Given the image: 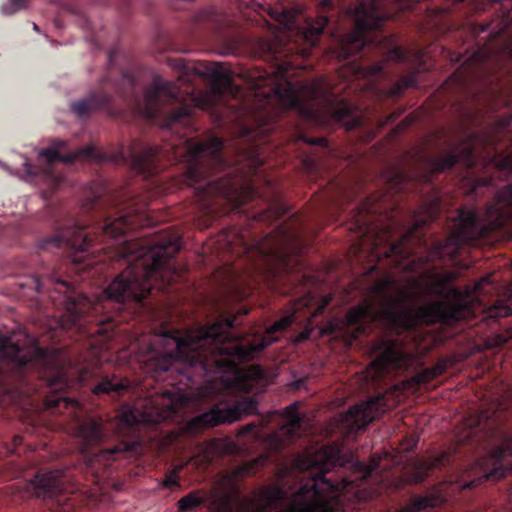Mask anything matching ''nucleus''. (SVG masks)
<instances>
[{"label":"nucleus","instance_id":"obj_9","mask_svg":"<svg viewBox=\"0 0 512 512\" xmlns=\"http://www.w3.org/2000/svg\"><path fill=\"white\" fill-rule=\"evenodd\" d=\"M175 413L174 405H169L166 409L152 407L147 411L124 406L117 415L116 427L117 433L124 439L110 447H101L106 437L102 421L96 419L83 421L78 427V435L88 465L94 469L97 463L107 465L109 461L139 453L142 446L138 436L140 427L157 426Z\"/></svg>","mask_w":512,"mask_h":512},{"label":"nucleus","instance_id":"obj_32","mask_svg":"<svg viewBox=\"0 0 512 512\" xmlns=\"http://www.w3.org/2000/svg\"><path fill=\"white\" fill-rule=\"evenodd\" d=\"M392 181V187L396 190V192H402L405 189V185L408 181V175L405 171L397 170L395 171Z\"/></svg>","mask_w":512,"mask_h":512},{"label":"nucleus","instance_id":"obj_55","mask_svg":"<svg viewBox=\"0 0 512 512\" xmlns=\"http://www.w3.org/2000/svg\"><path fill=\"white\" fill-rule=\"evenodd\" d=\"M101 2H102V3H107V2H108V0H101Z\"/></svg>","mask_w":512,"mask_h":512},{"label":"nucleus","instance_id":"obj_3","mask_svg":"<svg viewBox=\"0 0 512 512\" xmlns=\"http://www.w3.org/2000/svg\"><path fill=\"white\" fill-rule=\"evenodd\" d=\"M66 141L56 139L51 146L39 152L48 166L55 162L72 164L78 159L107 160L130 165L145 178H151L169 164H184V175L189 186H194L204 211V225L210 226L216 220L214 201L220 199L230 202L233 209L242 206L236 186L224 178L210 179L211 173L222 169L226 161L222 156L224 141L212 137L207 141L195 142L186 135L178 136L176 141H167L162 146L152 145L140 139H134L129 146L121 145L113 154L100 151L94 144L81 147L73 152L62 154Z\"/></svg>","mask_w":512,"mask_h":512},{"label":"nucleus","instance_id":"obj_47","mask_svg":"<svg viewBox=\"0 0 512 512\" xmlns=\"http://www.w3.org/2000/svg\"><path fill=\"white\" fill-rule=\"evenodd\" d=\"M303 382H304V380H303V379H300V380L298 381V386H300Z\"/></svg>","mask_w":512,"mask_h":512},{"label":"nucleus","instance_id":"obj_16","mask_svg":"<svg viewBox=\"0 0 512 512\" xmlns=\"http://www.w3.org/2000/svg\"><path fill=\"white\" fill-rule=\"evenodd\" d=\"M476 135L467 137L462 147L455 148L438 156H430L427 158V166L432 174H438L446 170L452 169L457 163H462L469 169L477 165L478 157L474 147Z\"/></svg>","mask_w":512,"mask_h":512},{"label":"nucleus","instance_id":"obj_11","mask_svg":"<svg viewBox=\"0 0 512 512\" xmlns=\"http://www.w3.org/2000/svg\"><path fill=\"white\" fill-rule=\"evenodd\" d=\"M190 33L193 37L211 36L220 47L221 54L236 52L242 38L237 31L235 21L214 6L201 9L190 21Z\"/></svg>","mask_w":512,"mask_h":512},{"label":"nucleus","instance_id":"obj_50","mask_svg":"<svg viewBox=\"0 0 512 512\" xmlns=\"http://www.w3.org/2000/svg\"><path fill=\"white\" fill-rule=\"evenodd\" d=\"M411 121H412V120L407 121V122L405 123V125H404V126L409 125Z\"/></svg>","mask_w":512,"mask_h":512},{"label":"nucleus","instance_id":"obj_1","mask_svg":"<svg viewBox=\"0 0 512 512\" xmlns=\"http://www.w3.org/2000/svg\"><path fill=\"white\" fill-rule=\"evenodd\" d=\"M181 248V236L172 227L151 237L129 240L119 245L110 256L113 264L125 265L92 300L72 285L56 279L52 288L36 281L39 293L45 290L57 310L54 315L64 330H74L82 336L108 335L120 323V312L130 305L145 307L153 290L170 293L173 286L185 280L186 269L177 264L175 255Z\"/></svg>","mask_w":512,"mask_h":512},{"label":"nucleus","instance_id":"obj_43","mask_svg":"<svg viewBox=\"0 0 512 512\" xmlns=\"http://www.w3.org/2000/svg\"><path fill=\"white\" fill-rule=\"evenodd\" d=\"M223 238L227 241V247H228L229 249H233V244H234L233 240H230V239L228 238V236H223Z\"/></svg>","mask_w":512,"mask_h":512},{"label":"nucleus","instance_id":"obj_45","mask_svg":"<svg viewBox=\"0 0 512 512\" xmlns=\"http://www.w3.org/2000/svg\"><path fill=\"white\" fill-rule=\"evenodd\" d=\"M14 442H15V444L20 443V442H21V438H20L19 436H16V437L14 438Z\"/></svg>","mask_w":512,"mask_h":512},{"label":"nucleus","instance_id":"obj_30","mask_svg":"<svg viewBox=\"0 0 512 512\" xmlns=\"http://www.w3.org/2000/svg\"><path fill=\"white\" fill-rule=\"evenodd\" d=\"M265 461V458L260 457L250 463H246L242 467H240L239 474L243 476H251L257 472L260 466L264 465Z\"/></svg>","mask_w":512,"mask_h":512},{"label":"nucleus","instance_id":"obj_54","mask_svg":"<svg viewBox=\"0 0 512 512\" xmlns=\"http://www.w3.org/2000/svg\"><path fill=\"white\" fill-rule=\"evenodd\" d=\"M372 270H378V268L376 266H373Z\"/></svg>","mask_w":512,"mask_h":512},{"label":"nucleus","instance_id":"obj_26","mask_svg":"<svg viewBox=\"0 0 512 512\" xmlns=\"http://www.w3.org/2000/svg\"><path fill=\"white\" fill-rule=\"evenodd\" d=\"M269 16L277 21L287 30H292L295 21V13L288 8H272L267 9Z\"/></svg>","mask_w":512,"mask_h":512},{"label":"nucleus","instance_id":"obj_35","mask_svg":"<svg viewBox=\"0 0 512 512\" xmlns=\"http://www.w3.org/2000/svg\"><path fill=\"white\" fill-rule=\"evenodd\" d=\"M352 113L351 107L346 102H341L340 105L333 111V117L337 121H344L350 117Z\"/></svg>","mask_w":512,"mask_h":512},{"label":"nucleus","instance_id":"obj_22","mask_svg":"<svg viewBox=\"0 0 512 512\" xmlns=\"http://www.w3.org/2000/svg\"><path fill=\"white\" fill-rule=\"evenodd\" d=\"M380 210L379 205L371 198H365L359 205L351 211V219L354 221L355 229L363 233V236L373 232L369 216L377 214Z\"/></svg>","mask_w":512,"mask_h":512},{"label":"nucleus","instance_id":"obj_18","mask_svg":"<svg viewBox=\"0 0 512 512\" xmlns=\"http://www.w3.org/2000/svg\"><path fill=\"white\" fill-rule=\"evenodd\" d=\"M447 57L452 63L461 62L458 70L453 74L456 80L463 84L471 78H474L482 66L489 60L490 52L486 47H480L469 56H463L460 53L445 50Z\"/></svg>","mask_w":512,"mask_h":512},{"label":"nucleus","instance_id":"obj_41","mask_svg":"<svg viewBox=\"0 0 512 512\" xmlns=\"http://www.w3.org/2000/svg\"><path fill=\"white\" fill-rule=\"evenodd\" d=\"M116 2V5H118V7L120 9H125L126 7H128V4H129V0H114Z\"/></svg>","mask_w":512,"mask_h":512},{"label":"nucleus","instance_id":"obj_13","mask_svg":"<svg viewBox=\"0 0 512 512\" xmlns=\"http://www.w3.org/2000/svg\"><path fill=\"white\" fill-rule=\"evenodd\" d=\"M247 81L255 94L263 96L267 104L274 96L282 101L288 109L308 113L306 101L301 91L293 83L287 81L283 86L277 83V79L272 73L258 68L248 73Z\"/></svg>","mask_w":512,"mask_h":512},{"label":"nucleus","instance_id":"obj_28","mask_svg":"<svg viewBox=\"0 0 512 512\" xmlns=\"http://www.w3.org/2000/svg\"><path fill=\"white\" fill-rule=\"evenodd\" d=\"M490 163L500 172L505 174L512 173V151L508 154L495 152L490 157Z\"/></svg>","mask_w":512,"mask_h":512},{"label":"nucleus","instance_id":"obj_39","mask_svg":"<svg viewBox=\"0 0 512 512\" xmlns=\"http://www.w3.org/2000/svg\"><path fill=\"white\" fill-rule=\"evenodd\" d=\"M329 304V299L325 300L322 304L318 305L313 311H309V315L306 316V318H315L317 317L318 315H320L324 309L326 308V306Z\"/></svg>","mask_w":512,"mask_h":512},{"label":"nucleus","instance_id":"obj_15","mask_svg":"<svg viewBox=\"0 0 512 512\" xmlns=\"http://www.w3.org/2000/svg\"><path fill=\"white\" fill-rule=\"evenodd\" d=\"M380 351L376 363L385 371H408L416 361L399 338H384L378 345Z\"/></svg>","mask_w":512,"mask_h":512},{"label":"nucleus","instance_id":"obj_19","mask_svg":"<svg viewBox=\"0 0 512 512\" xmlns=\"http://www.w3.org/2000/svg\"><path fill=\"white\" fill-rule=\"evenodd\" d=\"M318 1L321 8V13L316 17V19H307L305 26H303L301 29L303 39L306 44L309 45V48H304L298 51L302 57H308L310 55V49L316 46L318 38L322 35L325 27L328 25L329 17L325 14V12L327 10L334 9L341 4V0Z\"/></svg>","mask_w":512,"mask_h":512},{"label":"nucleus","instance_id":"obj_38","mask_svg":"<svg viewBox=\"0 0 512 512\" xmlns=\"http://www.w3.org/2000/svg\"><path fill=\"white\" fill-rule=\"evenodd\" d=\"M448 368V361L447 360H440L438 361L434 366H432L433 371L435 372L436 376H440L446 372Z\"/></svg>","mask_w":512,"mask_h":512},{"label":"nucleus","instance_id":"obj_24","mask_svg":"<svg viewBox=\"0 0 512 512\" xmlns=\"http://www.w3.org/2000/svg\"><path fill=\"white\" fill-rule=\"evenodd\" d=\"M256 48L261 57L274 58L275 60H278L282 56L281 54L283 52L282 44L278 38L258 39Z\"/></svg>","mask_w":512,"mask_h":512},{"label":"nucleus","instance_id":"obj_6","mask_svg":"<svg viewBox=\"0 0 512 512\" xmlns=\"http://www.w3.org/2000/svg\"><path fill=\"white\" fill-rule=\"evenodd\" d=\"M366 292L367 297L345 316L346 324L361 334L376 322L400 335L415 330L419 323L452 326L474 314L471 292L442 282L434 287L439 299L415 310L404 307L414 299V293L390 272L382 271Z\"/></svg>","mask_w":512,"mask_h":512},{"label":"nucleus","instance_id":"obj_48","mask_svg":"<svg viewBox=\"0 0 512 512\" xmlns=\"http://www.w3.org/2000/svg\"><path fill=\"white\" fill-rule=\"evenodd\" d=\"M388 456H389V453H387V452H385V453L383 454V457H384V458H386V457H388Z\"/></svg>","mask_w":512,"mask_h":512},{"label":"nucleus","instance_id":"obj_29","mask_svg":"<svg viewBox=\"0 0 512 512\" xmlns=\"http://www.w3.org/2000/svg\"><path fill=\"white\" fill-rule=\"evenodd\" d=\"M510 315H512V308L500 301L486 310V317L489 319L498 320Z\"/></svg>","mask_w":512,"mask_h":512},{"label":"nucleus","instance_id":"obj_12","mask_svg":"<svg viewBox=\"0 0 512 512\" xmlns=\"http://www.w3.org/2000/svg\"><path fill=\"white\" fill-rule=\"evenodd\" d=\"M24 490L28 497L54 500L59 512H71L76 505L74 492L68 489L62 470L38 471L24 484Z\"/></svg>","mask_w":512,"mask_h":512},{"label":"nucleus","instance_id":"obj_57","mask_svg":"<svg viewBox=\"0 0 512 512\" xmlns=\"http://www.w3.org/2000/svg\"><path fill=\"white\" fill-rule=\"evenodd\" d=\"M511 57H512V48H511Z\"/></svg>","mask_w":512,"mask_h":512},{"label":"nucleus","instance_id":"obj_2","mask_svg":"<svg viewBox=\"0 0 512 512\" xmlns=\"http://www.w3.org/2000/svg\"><path fill=\"white\" fill-rule=\"evenodd\" d=\"M118 55L117 49L108 52L109 72L100 88L70 104L75 116L87 118L97 111L110 108L113 98L106 90L110 87L145 118L159 122L162 128L171 133H178L179 128L191 125L196 110L207 111L221 118V106L240 93V88L234 84L229 70L222 63L195 61L188 64L183 59H169V65L178 73V83L154 75L140 96L132 71L119 68V79H112Z\"/></svg>","mask_w":512,"mask_h":512},{"label":"nucleus","instance_id":"obj_46","mask_svg":"<svg viewBox=\"0 0 512 512\" xmlns=\"http://www.w3.org/2000/svg\"><path fill=\"white\" fill-rule=\"evenodd\" d=\"M508 397H509L511 405H512V389L509 391Z\"/></svg>","mask_w":512,"mask_h":512},{"label":"nucleus","instance_id":"obj_5","mask_svg":"<svg viewBox=\"0 0 512 512\" xmlns=\"http://www.w3.org/2000/svg\"><path fill=\"white\" fill-rule=\"evenodd\" d=\"M438 211H427V216L397 241H392L391 227H384L372 235L371 256L377 262L387 260L388 265L402 272L414 273L427 261L455 262L464 246L478 247L492 244L502 238H512V185L500 189L494 201L487 204L481 216L474 208L461 207L450 219V234L436 241L425 257H418L414 243L428 249L420 229L437 217Z\"/></svg>","mask_w":512,"mask_h":512},{"label":"nucleus","instance_id":"obj_7","mask_svg":"<svg viewBox=\"0 0 512 512\" xmlns=\"http://www.w3.org/2000/svg\"><path fill=\"white\" fill-rule=\"evenodd\" d=\"M67 386L60 349L42 347L23 331L0 337L2 402L24 407L39 395L53 413H76L80 403L67 396Z\"/></svg>","mask_w":512,"mask_h":512},{"label":"nucleus","instance_id":"obj_44","mask_svg":"<svg viewBox=\"0 0 512 512\" xmlns=\"http://www.w3.org/2000/svg\"><path fill=\"white\" fill-rule=\"evenodd\" d=\"M302 90H306V89H309V93H310V96L311 98H313L314 94H315V91L314 89H310L308 86L304 85L301 87Z\"/></svg>","mask_w":512,"mask_h":512},{"label":"nucleus","instance_id":"obj_42","mask_svg":"<svg viewBox=\"0 0 512 512\" xmlns=\"http://www.w3.org/2000/svg\"><path fill=\"white\" fill-rule=\"evenodd\" d=\"M262 165V162L259 159L253 160V173H257V168Z\"/></svg>","mask_w":512,"mask_h":512},{"label":"nucleus","instance_id":"obj_14","mask_svg":"<svg viewBox=\"0 0 512 512\" xmlns=\"http://www.w3.org/2000/svg\"><path fill=\"white\" fill-rule=\"evenodd\" d=\"M391 405L384 395H377L365 402L350 407L340 418V423L347 435L364 430L372 421L387 412Z\"/></svg>","mask_w":512,"mask_h":512},{"label":"nucleus","instance_id":"obj_31","mask_svg":"<svg viewBox=\"0 0 512 512\" xmlns=\"http://www.w3.org/2000/svg\"><path fill=\"white\" fill-rule=\"evenodd\" d=\"M435 378H437V376L432 367L424 368L414 376L415 382L419 385L427 384Z\"/></svg>","mask_w":512,"mask_h":512},{"label":"nucleus","instance_id":"obj_25","mask_svg":"<svg viewBox=\"0 0 512 512\" xmlns=\"http://www.w3.org/2000/svg\"><path fill=\"white\" fill-rule=\"evenodd\" d=\"M382 459L383 457L381 455L373 454L368 463L356 460L352 463V467L356 473L360 474L362 479H367L373 474L378 473Z\"/></svg>","mask_w":512,"mask_h":512},{"label":"nucleus","instance_id":"obj_4","mask_svg":"<svg viewBox=\"0 0 512 512\" xmlns=\"http://www.w3.org/2000/svg\"><path fill=\"white\" fill-rule=\"evenodd\" d=\"M313 296L299 300L293 312L274 322L264 334L245 343V337L236 330L235 316H228L196 331L181 332L175 328H158L146 348L145 368L153 376L175 370L192 377L191 370L204 374L225 372L236 363L253 360L258 353L277 341L274 334L285 331L298 318L302 309H310Z\"/></svg>","mask_w":512,"mask_h":512},{"label":"nucleus","instance_id":"obj_23","mask_svg":"<svg viewBox=\"0 0 512 512\" xmlns=\"http://www.w3.org/2000/svg\"><path fill=\"white\" fill-rule=\"evenodd\" d=\"M302 418L295 404L290 405L284 412V422L281 427V434L288 440L294 438L302 425Z\"/></svg>","mask_w":512,"mask_h":512},{"label":"nucleus","instance_id":"obj_36","mask_svg":"<svg viewBox=\"0 0 512 512\" xmlns=\"http://www.w3.org/2000/svg\"><path fill=\"white\" fill-rule=\"evenodd\" d=\"M178 473H179V469H174L168 475H166V477L163 481V486L165 488L178 487L180 485L179 479H178Z\"/></svg>","mask_w":512,"mask_h":512},{"label":"nucleus","instance_id":"obj_21","mask_svg":"<svg viewBox=\"0 0 512 512\" xmlns=\"http://www.w3.org/2000/svg\"><path fill=\"white\" fill-rule=\"evenodd\" d=\"M131 382L116 374L103 375L92 388L94 395H108L111 398H119L129 391Z\"/></svg>","mask_w":512,"mask_h":512},{"label":"nucleus","instance_id":"obj_37","mask_svg":"<svg viewBox=\"0 0 512 512\" xmlns=\"http://www.w3.org/2000/svg\"><path fill=\"white\" fill-rule=\"evenodd\" d=\"M301 140L307 144H310V145H314V146H322V147H326L327 146V140L323 137H314V138H311V137H307L305 135H301L300 136Z\"/></svg>","mask_w":512,"mask_h":512},{"label":"nucleus","instance_id":"obj_27","mask_svg":"<svg viewBox=\"0 0 512 512\" xmlns=\"http://www.w3.org/2000/svg\"><path fill=\"white\" fill-rule=\"evenodd\" d=\"M203 504L198 491H192L177 501L178 512H192Z\"/></svg>","mask_w":512,"mask_h":512},{"label":"nucleus","instance_id":"obj_52","mask_svg":"<svg viewBox=\"0 0 512 512\" xmlns=\"http://www.w3.org/2000/svg\"><path fill=\"white\" fill-rule=\"evenodd\" d=\"M280 71L284 72L285 71L284 67L281 66Z\"/></svg>","mask_w":512,"mask_h":512},{"label":"nucleus","instance_id":"obj_8","mask_svg":"<svg viewBox=\"0 0 512 512\" xmlns=\"http://www.w3.org/2000/svg\"><path fill=\"white\" fill-rule=\"evenodd\" d=\"M91 205L89 224L93 229V236L85 232L86 226L74 219L59 224L53 235L44 237L38 241V249L53 251L54 249L67 248L73 251L72 262L82 273L92 275L93 271H102V264L90 257L86 259L87 252L92 242L102 241L105 237L117 238L124 235L130 229L144 227L151 224L150 219L143 211L131 209L129 211H117L115 214L98 211L101 206L98 198Z\"/></svg>","mask_w":512,"mask_h":512},{"label":"nucleus","instance_id":"obj_10","mask_svg":"<svg viewBox=\"0 0 512 512\" xmlns=\"http://www.w3.org/2000/svg\"><path fill=\"white\" fill-rule=\"evenodd\" d=\"M297 237L295 232L284 231L278 243L264 239L250 244L241 236L239 242L248 260L247 270L269 282L302 269L300 249L288 247Z\"/></svg>","mask_w":512,"mask_h":512},{"label":"nucleus","instance_id":"obj_40","mask_svg":"<svg viewBox=\"0 0 512 512\" xmlns=\"http://www.w3.org/2000/svg\"><path fill=\"white\" fill-rule=\"evenodd\" d=\"M417 443H418L417 439L411 438L408 441L407 447H403V450L407 451V452L412 451L417 446Z\"/></svg>","mask_w":512,"mask_h":512},{"label":"nucleus","instance_id":"obj_33","mask_svg":"<svg viewBox=\"0 0 512 512\" xmlns=\"http://www.w3.org/2000/svg\"><path fill=\"white\" fill-rule=\"evenodd\" d=\"M28 0H10V3L2 6L4 15H12L25 7Z\"/></svg>","mask_w":512,"mask_h":512},{"label":"nucleus","instance_id":"obj_49","mask_svg":"<svg viewBox=\"0 0 512 512\" xmlns=\"http://www.w3.org/2000/svg\"><path fill=\"white\" fill-rule=\"evenodd\" d=\"M33 28L34 30L38 31V26L36 24H34Z\"/></svg>","mask_w":512,"mask_h":512},{"label":"nucleus","instance_id":"obj_51","mask_svg":"<svg viewBox=\"0 0 512 512\" xmlns=\"http://www.w3.org/2000/svg\"><path fill=\"white\" fill-rule=\"evenodd\" d=\"M249 189L251 190L250 192L253 193L254 192V188L253 187H249Z\"/></svg>","mask_w":512,"mask_h":512},{"label":"nucleus","instance_id":"obj_34","mask_svg":"<svg viewBox=\"0 0 512 512\" xmlns=\"http://www.w3.org/2000/svg\"><path fill=\"white\" fill-rule=\"evenodd\" d=\"M426 9L430 10L435 17V20H433V25L435 26H439L440 21H442V19L446 17L451 11L450 6H435L434 8L426 7Z\"/></svg>","mask_w":512,"mask_h":512},{"label":"nucleus","instance_id":"obj_20","mask_svg":"<svg viewBox=\"0 0 512 512\" xmlns=\"http://www.w3.org/2000/svg\"><path fill=\"white\" fill-rule=\"evenodd\" d=\"M454 462L455 456L452 455L449 451H443L424 460H417L414 463L412 481L414 483H421L426 479L429 473L434 470L442 469L445 467L453 468L455 465Z\"/></svg>","mask_w":512,"mask_h":512},{"label":"nucleus","instance_id":"obj_17","mask_svg":"<svg viewBox=\"0 0 512 512\" xmlns=\"http://www.w3.org/2000/svg\"><path fill=\"white\" fill-rule=\"evenodd\" d=\"M257 408V402L248 399L238 403L234 409L224 410L213 408L192 418L188 424L191 431L197 432L206 428H212L222 423H231L238 419L241 412L253 414Z\"/></svg>","mask_w":512,"mask_h":512},{"label":"nucleus","instance_id":"obj_56","mask_svg":"<svg viewBox=\"0 0 512 512\" xmlns=\"http://www.w3.org/2000/svg\"><path fill=\"white\" fill-rule=\"evenodd\" d=\"M381 469V467L378 469V471ZM382 470H385V467H382Z\"/></svg>","mask_w":512,"mask_h":512},{"label":"nucleus","instance_id":"obj_53","mask_svg":"<svg viewBox=\"0 0 512 512\" xmlns=\"http://www.w3.org/2000/svg\"><path fill=\"white\" fill-rule=\"evenodd\" d=\"M248 428H249V429H253V428H254V426H253V425H248Z\"/></svg>","mask_w":512,"mask_h":512}]
</instances>
